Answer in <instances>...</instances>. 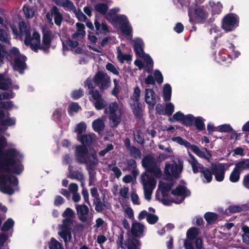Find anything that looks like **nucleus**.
<instances>
[{
    "instance_id": "nucleus-2",
    "label": "nucleus",
    "mask_w": 249,
    "mask_h": 249,
    "mask_svg": "<svg viewBox=\"0 0 249 249\" xmlns=\"http://www.w3.org/2000/svg\"><path fill=\"white\" fill-rule=\"evenodd\" d=\"M19 32L13 26H11L13 33L17 36L20 37L25 36L24 43L26 45H30L31 49L36 52H37L39 49H43L45 52H48L52 40V33L48 29L43 30V45H40V36L37 32H34L31 36V30L30 26L25 22L21 21L19 23Z\"/></svg>"
},
{
    "instance_id": "nucleus-55",
    "label": "nucleus",
    "mask_w": 249,
    "mask_h": 249,
    "mask_svg": "<svg viewBox=\"0 0 249 249\" xmlns=\"http://www.w3.org/2000/svg\"><path fill=\"white\" fill-rule=\"evenodd\" d=\"M184 115L180 111H178L174 114L173 118H170L169 120L170 122L173 123L175 121H182Z\"/></svg>"
},
{
    "instance_id": "nucleus-6",
    "label": "nucleus",
    "mask_w": 249,
    "mask_h": 249,
    "mask_svg": "<svg viewBox=\"0 0 249 249\" xmlns=\"http://www.w3.org/2000/svg\"><path fill=\"white\" fill-rule=\"evenodd\" d=\"M124 112V107L116 102L110 103L105 108V112L108 114L110 124L111 127L116 128L122 121L121 116Z\"/></svg>"
},
{
    "instance_id": "nucleus-45",
    "label": "nucleus",
    "mask_w": 249,
    "mask_h": 249,
    "mask_svg": "<svg viewBox=\"0 0 249 249\" xmlns=\"http://www.w3.org/2000/svg\"><path fill=\"white\" fill-rule=\"evenodd\" d=\"M141 95L140 89L137 87L134 89V92L132 96H131L129 103L132 102H139V99Z\"/></svg>"
},
{
    "instance_id": "nucleus-38",
    "label": "nucleus",
    "mask_w": 249,
    "mask_h": 249,
    "mask_svg": "<svg viewBox=\"0 0 249 249\" xmlns=\"http://www.w3.org/2000/svg\"><path fill=\"white\" fill-rule=\"evenodd\" d=\"M172 89L171 86L166 84L164 85L163 90V99L164 101H168L171 99Z\"/></svg>"
},
{
    "instance_id": "nucleus-5",
    "label": "nucleus",
    "mask_w": 249,
    "mask_h": 249,
    "mask_svg": "<svg viewBox=\"0 0 249 249\" xmlns=\"http://www.w3.org/2000/svg\"><path fill=\"white\" fill-rule=\"evenodd\" d=\"M4 57L13 65L15 70L18 71L21 74L23 73L25 68L26 57L20 54L17 48H13L9 53L6 52L4 48L0 49V59H3Z\"/></svg>"
},
{
    "instance_id": "nucleus-62",
    "label": "nucleus",
    "mask_w": 249,
    "mask_h": 249,
    "mask_svg": "<svg viewBox=\"0 0 249 249\" xmlns=\"http://www.w3.org/2000/svg\"><path fill=\"white\" fill-rule=\"evenodd\" d=\"M134 139L139 143L142 144L144 142L143 136L142 133L139 131H137L134 134Z\"/></svg>"
},
{
    "instance_id": "nucleus-10",
    "label": "nucleus",
    "mask_w": 249,
    "mask_h": 249,
    "mask_svg": "<svg viewBox=\"0 0 249 249\" xmlns=\"http://www.w3.org/2000/svg\"><path fill=\"white\" fill-rule=\"evenodd\" d=\"M238 19L236 15L231 14L225 16L222 21V28L227 32L233 30L238 26Z\"/></svg>"
},
{
    "instance_id": "nucleus-25",
    "label": "nucleus",
    "mask_w": 249,
    "mask_h": 249,
    "mask_svg": "<svg viewBox=\"0 0 249 249\" xmlns=\"http://www.w3.org/2000/svg\"><path fill=\"white\" fill-rule=\"evenodd\" d=\"M94 138L95 134L92 133L80 135L77 136V140L83 144V145L86 146L91 144Z\"/></svg>"
},
{
    "instance_id": "nucleus-52",
    "label": "nucleus",
    "mask_w": 249,
    "mask_h": 249,
    "mask_svg": "<svg viewBox=\"0 0 249 249\" xmlns=\"http://www.w3.org/2000/svg\"><path fill=\"white\" fill-rule=\"evenodd\" d=\"M68 177L70 178L75 179L79 181H82L84 178L83 174L77 171L72 173L70 172Z\"/></svg>"
},
{
    "instance_id": "nucleus-36",
    "label": "nucleus",
    "mask_w": 249,
    "mask_h": 249,
    "mask_svg": "<svg viewBox=\"0 0 249 249\" xmlns=\"http://www.w3.org/2000/svg\"><path fill=\"white\" fill-rule=\"evenodd\" d=\"M235 167L240 172L245 170H249V159H244L238 162Z\"/></svg>"
},
{
    "instance_id": "nucleus-51",
    "label": "nucleus",
    "mask_w": 249,
    "mask_h": 249,
    "mask_svg": "<svg viewBox=\"0 0 249 249\" xmlns=\"http://www.w3.org/2000/svg\"><path fill=\"white\" fill-rule=\"evenodd\" d=\"M204 218L208 223H211L217 218V215L215 213L208 212L205 214Z\"/></svg>"
},
{
    "instance_id": "nucleus-61",
    "label": "nucleus",
    "mask_w": 249,
    "mask_h": 249,
    "mask_svg": "<svg viewBox=\"0 0 249 249\" xmlns=\"http://www.w3.org/2000/svg\"><path fill=\"white\" fill-rule=\"evenodd\" d=\"M14 96L15 93L12 91L0 92V100L13 98Z\"/></svg>"
},
{
    "instance_id": "nucleus-31",
    "label": "nucleus",
    "mask_w": 249,
    "mask_h": 249,
    "mask_svg": "<svg viewBox=\"0 0 249 249\" xmlns=\"http://www.w3.org/2000/svg\"><path fill=\"white\" fill-rule=\"evenodd\" d=\"M172 186L173 184L171 183H165L160 181L159 184V189L161 192L162 196H165Z\"/></svg>"
},
{
    "instance_id": "nucleus-9",
    "label": "nucleus",
    "mask_w": 249,
    "mask_h": 249,
    "mask_svg": "<svg viewBox=\"0 0 249 249\" xmlns=\"http://www.w3.org/2000/svg\"><path fill=\"white\" fill-rule=\"evenodd\" d=\"M142 165L147 172L154 174L157 178L161 177L162 172L153 156L148 155L144 157L142 160Z\"/></svg>"
},
{
    "instance_id": "nucleus-53",
    "label": "nucleus",
    "mask_w": 249,
    "mask_h": 249,
    "mask_svg": "<svg viewBox=\"0 0 249 249\" xmlns=\"http://www.w3.org/2000/svg\"><path fill=\"white\" fill-rule=\"evenodd\" d=\"M49 249H62V246L58 241L52 238L49 243Z\"/></svg>"
},
{
    "instance_id": "nucleus-12",
    "label": "nucleus",
    "mask_w": 249,
    "mask_h": 249,
    "mask_svg": "<svg viewBox=\"0 0 249 249\" xmlns=\"http://www.w3.org/2000/svg\"><path fill=\"white\" fill-rule=\"evenodd\" d=\"M89 94L91 95L89 100L93 104L96 109L101 110L106 107V102L102 98V94L100 93L99 91L91 90L89 91Z\"/></svg>"
},
{
    "instance_id": "nucleus-35",
    "label": "nucleus",
    "mask_w": 249,
    "mask_h": 249,
    "mask_svg": "<svg viewBox=\"0 0 249 249\" xmlns=\"http://www.w3.org/2000/svg\"><path fill=\"white\" fill-rule=\"evenodd\" d=\"M94 24L97 34H105L108 32V28L106 24L104 23H101L99 21H95Z\"/></svg>"
},
{
    "instance_id": "nucleus-14",
    "label": "nucleus",
    "mask_w": 249,
    "mask_h": 249,
    "mask_svg": "<svg viewBox=\"0 0 249 249\" xmlns=\"http://www.w3.org/2000/svg\"><path fill=\"white\" fill-rule=\"evenodd\" d=\"M182 163L180 162L178 165L176 163L167 164L165 166L164 173L167 176L177 178L182 172Z\"/></svg>"
},
{
    "instance_id": "nucleus-15",
    "label": "nucleus",
    "mask_w": 249,
    "mask_h": 249,
    "mask_svg": "<svg viewBox=\"0 0 249 249\" xmlns=\"http://www.w3.org/2000/svg\"><path fill=\"white\" fill-rule=\"evenodd\" d=\"M75 209L78 219L82 222H86L90 218L89 215V209L86 205L76 204Z\"/></svg>"
},
{
    "instance_id": "nucleus-21",
    "label": "nucleus",
    "mask_w": 249,
    "mask_h": 249,
    "mask_svg": "<svg viewBox=\"0 0 249 249\" xmlns=\"http://www.w3.org/2000/svg\"><path fill=\"white\" fill-rule=\"evenodd\" d=\"M50 13L54 18L55 24L60 26L61 25L63 17L62 14L60 13L58 8L56 6H53L50 10Z\"/></svg>"
},
{
    "instance_id": "nucleus-54",
    "label": "nucleus",
    "mask_w": 249,
    "mask_h": 249,
    "mask_svg": "<svg viewBox=\"0 0 249 249\" xmlns=\"http://www.w3.org/2000/svg\"><path fill=\"white\" fill-rule=\"evenodd\" d=\"M197 129L202 130L205 128L203 118L200 117H195L194 122Z\"/></svg>"
},
{
    "instance_id": "nucleus-33",
    "label": "nucleus",
    "mask_w": 249,
    "mask_h": 249,
    "mask_svg": "<svg viewBox=\"0 0 249 249\" xmlns=\"http://www.w3.org/2000/svg\"><path fill=\"white\" fill-rule=\"evenodd\" d=\"M92 126L95 132H100L104 128L105 124L102 119L98 118L93 121Z\"/></svg>"
},
{
    "instance_id": "nucleus-1",
    "label": "nucleus",
    "mask_w": 249,
    "mask_h": 249,
    "mask_svg": "<svg viewBox=\"0 0 249 249\" xmlns=\"http://www.w3.org/2000/svg\"><path fill=\"white\" fill-rule=\"evenodd\" d=\"M6 117L0 118V124L2 126H10L15 124V119ZM0 128V132L6 130ZM6 144V139L0 136V191L5 194L12 195L15 190L13 187L18 184V178L10 173L20 174L23 170L21 163L23 156L17 149L10 148L5 153L3 149Z\"/></svg>"
},
{
    "instance_id": "nucleus-42",
    "label": "nucleus",
    "mask_w": 249,
    "mask_h": 249,
    "mask_svg": "<svg viewBox=\"0 0 249 249\" xmlns=\"http://www.w3.org/2000/svg\"><path fill=\"white\" fill-rule=\"evenodd\" d=\"M199 234V230L195 227L190 228L187 231V237L191 240L194 239Z\"/></svg>"
},
{
    "instance_id": "nucleus-3",
    "label": "nucleus",
    "mask_w": 249,
    "mask_h": 249,
    "mask_svg": "<svg viewBox=\"0 0 249 249\" xmlns=\"http://www.w3.org/2000/svg\"><path fill=\"white\" fill-rule=\"evenodd\" d=\"M64 219L62 223L58 225V234L65 243L70 242L71 239V229L75 217L74 211L70 208H67L62 213Z\"/></svg>"
},
{
    "instance_id": "nucleus-58",
    "label": "nucleus",
    "mask_w": 249,
    "mask_h": 249,
    "mask_svg": "<svg viewBox=\"0 0 249 249\" xmlns=\"http://www.w3.org/2000/svg\"><path fill=\"white\" fill-rule=\"evenodd\" d=\"M174 105L172 103H169L167 104L164 109V115L168 116L172 115L174 111Z\"/></svg>"
},
{
    "instance_id": "nucleus-39",
    "label": "nucleus",
    "mask_w": 249,
    "mask_h": 249,
    "mask_svg": "<svg viewBox=\"0 0 249 249\" xmlns=\"http://www.w3.org/2000/svg\"><path fill=\"white\" fill-rule=\"evenodd\" d=\"M80 109H81V107L79 105L76 103L72 102L69 105L68 111L71 116H72Z\"/></svg>"
},
{
    "instance_id": "nucleus-7",
    "label": "nucleus",
    "mask_w": 249,
    "mask_h": 249,
    "mask_svg": "<svg viewBox=\"0 0 249 249\" xmlns=\"http://www.w3.org/2000/svg\"><path fill=\"white\" fill-rule=\"evenodd\" d=\"M189 22L192 24H203L208 18L209 13L203 6L196 7L192 11L191 7L188 8Z\"/></svg>"
},
{
    "instance_id": "nucleus-13",
    "label": "nucleus",
    "mask_w": 249,
    "mask_h": 249,
    "mask_svg": "<svg viewBox=\"0 0 249 249\" xmlns=\"http://www.w3.org/2000/svg\"><path fill=\"white\" fill-rule=\"evenodd\" d=\"M94 83L99 86L100 89L105 90L111 85L110 78L106 73L98 72L94 76Z\"/></svg>"
},
{
    "instance_id": "nucleus-20",
    "label": "nucleus",
    "mask_w": 249,
    "mask_h": 249,
    "mask_svg": "<svg viewBox=\"0 0 249 249\" xmlns=\"http://www.w3.org/2000/svg\"><path fill=\"white\" fill-rule=\"evenodd\" d=\"M106 18L112 24H117L119 21L126 20V16L124 15L116 16L110 10L106 15Z\"/></svg>"
},
{
    "instance_id": "nucleus-24",
    "label": "nucleus",
    "mask_w": 249,
    "mask_h": 249,
    "mask_svg": "<svg viewBox=\"0 0 249 249\" xmlns=\"http://www.w3.org/2000/svg\"><path fill=\"white\" fill-rule=\"evenodd\" d=\"M13 106V102L11 101L0 102V118L9 117V113L6 114L2 109L10 110Z\"/></svg>"
},
{
    "instance_id": "nucleus-57",
    "label": "nucleus",
    "mask_w": 249,
    "mask_h": 249,
    "mask_svg": "<svg viewBox=\"0 0 249 249\" xmlns=\"http://www.w3.org/2000/svg\"><path fill=\"white\" fill-rule=\"evenodd\" d=\"M73 12H74V13L75 14V15H76V17L77 18L79 21H85L87 20V17L83 13L81 10L79 9L77 10L75 8Z\"/></svg>"
},
{
    "instance_id": "nucleus-44",
    "label": "nucleus",
    "mask_w": 249,
    "mask_h": 249,
    "mask_svg": "<svg viewBox=\"0 0 249 249\" xmlns=\"http://www.w3.org/2000/svg\"><path fill=\"white\" fill-rule=\"evenodd\" d=\"M122 208L125 216L130 219H134V213L132 209L128 205H123Z\"/></svg>"
},
{
    "instance_id": "nucleus-48",
    "label": "nucleus",
    "mask_w": 249,
    "mask_h": 249,
    "mask_svg": "<svg viewBox=\"0 0 249 249\" xmlns=\"http://www.w3.org/2000/svg\"><path fill=\"white\" fill-rule=\"evenodd\" d=\"M14 223L15 222L12 218H8L4 223L1 228V231H5L10 230L11 229L13 228Z\"/></svg>"
},
{
    "instance_id": "nucleus-17",
    "label": "nucleus",
    "mask_w": 249,
    "mask_h": 249,
    "mask_svg": "<svg viewBox=\"0 0 249 249\" xmlns=\"http://www.w3.org/2000/svg\"><path fill=\"white\" fill-rule=\"evenodd\" d=\"M145 226L138 222H133L131 227V233L135 237H142L144 235Z\"/></svg>"
},
{
    "instance_id": "nucleus-37",
    "label": "nucleus",
    "mask_w": 249,
    "mask_h": 249,
    "mask_svg": "<svg viewBox=\"0 0 249 249\" xmlns=\"http://www.w3.org/2000/svg\"><path fill=\"white\" fill-rule=\"evenodd\" d=\"M141 243L135 238H129L127 241L128 249H140Z\"/></svg>"
},
{
    "instance_id": "nucleus-34",
    "label": "nucleus",
    "mask_w": 249,
    "mask_h": 249,
    "mask_svg": "<svg viewBox=\"0 0 249 249\" xmlns=\"http://www.w3.org/2000/svg\"><path fill=\"white\" fill-rule=\"evenodd\" d=\"M135 115L138 117L142 116V105L140 102L129 103Z\"/></svg>"
},
{
    "instance_id": "nucleus-40",
    "label": "nucleus",
    "mask_w": 249,
    "mask_h": 249,
    "mask_svg": "<svg viewBox=\"0 0 249 249\" xmlns=\"http://www.w3.org/2000/svg\"><path fill=\"white\" fill-rule=\"evenodd\" d=\"M241 172L235 167L233 169L230 176V180L232 182H237L240 179Z\"/></svg>"
},
{
    "instance_id": "nucleus-60",
    "label": "nucleus",
    "mask_w": 249,
    "mask_h": 249,
    "mask_svg": "<svg viewBox=\"0 0 249 249\" xmlns=\"http://www.w3.org/2000/svg\"><path fill=\"white\" fill-rule=\"evenodd\" d=\"M106 68L107 70L112 73L113 74L118 75L119 72L116 67L112 64L108 63L106 65Z\"/></svg>"
},
{
    "instance_id": "nucleus-59",
    "label": "nucleus",
    "mask_w": 249,
    "mask_h": 249,
    "mask_svg": "<svg viewBox=\"0 0 249 249\" xmlns=\"http://www.w3.org/2000/svg\"><path fill=\"white\" fill-rule=\"evenodd\" d=\"M86 129V124L84 122H81L77 124L75 129V132L78 134H81L85 132Z\"/></svg>"
},
{
    "instance_id": "nucleus-28",
    "label": "nucleus",
    "mask_w": 249,
    "mask_h": 249,
    "mask_svg": "<svg viewBox=\"0 0 249 249\" xmlns=\"http://www.w3.org/2000/svg\"><path fill=\"white\" fill-rule=\"evenodd\" d=\"M117 24L121 25V31L125 35L129 36L131 34L132 29L131 26L129 24L127 18L126 20L119 21Z\"/></svg>"
},
{
    "instance_id": "nucleus-49",
    "label": "nucleus",
    "mask_w": 249,
    "mask_h": 249,
    "mask_svg": "<svg viewBox=\"0 0 249 249\" xmlns=\"http://www.w3.org/2000/svg\"><path fill=\"white\" fill-rule=\"evenodd\" d=\"M93 204L97 212H101L104 210V204L99 197L93 199Z\"/></svg>"
},
{
    "instance_id": "nucleus-50",
    "label": "nucleus",
    "mask_w": 249,
    "mask_h": 249,
    "mask_svg": "<svg viewBox=\"0 0 249 249\" xmlns=\"http://www.w3.org/2000/svg\"><path fill=\"white\" fill-rule=\"evenodd\" d=\"M195 117L191 114L184 116L181 122L184 124L187 125H191L194 122Z\"/></svg>"
},
{
    "instance_id": "nucleus-23",
    "label": "nucleus",
    "mask_w": 249,
    "mask_h": 249,
    "mask_svg": "<svg viewBox=\"0 0 249 249\" xmlns=\"http://www.w3.org/2000/svg\"><path fill=\"white\" fill-rule=\"evenodd\" d=\"M53 2L66 10L73 11L76 8L73 3L69 0H53Z\"/></svg>"
},
{
    "instance_id": "nucleus-22",
    "label": "nucleus",
    "mask_w": 249,
    "mask_h": 249,
    "mask_svg": "<svg viewBox=\"0 0 249 249\" xmlns=\"http://www.w3.org/2000/svg\"><path fill=\"white\" fill-rule=\"evenodd\" d=\"M189 155L190 158L187 159V161L191 165L193 172L195 174L199 172L203 166L199 163L195 157L190 152Z\"/></svg>"
},
{
    "instance_id": "nucleus-29",
    "label": "nucleus",
    "mask_w": 249,
    "mask_h": 249,
    "mask_svg": "<svg viewBox=\"0 0 249 249\" xmlns=\"http://www.w3.org/2000/svg\"><path fill=\"white\" fill-rule=\"evenodd\" d=\"M144 44L142 40L140 38L136 39L134 41V50L136 53L140 57L142 56L144 54L143 51Z\"/></svg>"
},
{
    "instance_id": "nucleus-63",
    "label": "nucleus",
    "mask_w": 249,
    "mask_h": 249,
    "mask_svg": "<svg viewBox=\"0 0 249 249\" xmlns=\"http://www.w3.org/2000/svg\"><path fill=\"white\" fill-rule=\"evenodd\" d=\"M119 194L124 198H128L129 188L125 186L119 189Z\"/></svg>"
},
{
    "instance_id": "nucleus-41",
    "label": "nucleus",
    "mask_w": 249,
    "mask_h": 249,
    "mask_svg": "<svg viewBox=\"0 0 249 249\" xmlns=\"http://www.w3.org/2000/svg\"><path fill=\"white\" fill-rule=\"evenodd\" d=\"M172 140L173 142H177L178 144L184 145L187 148H191V146H192L193 144H191L190 142H187L186 140L183 139L181 137H173L172 138Z\"/></svg>"
},
{
    "instance_id": "nucleus-18",
    "label": "nucleus",
    "mask_w": 249,
    "mask_h": 249,
    "mask_svg": "<svg viewBox=\"0 0 249 249\" xmlns=\"http://www.w3.org/2000/svg\"><path fill=\"white\" fill-rule=\"evenodd\" d=\"M145 102L151 107H153L157 103L156 95L152 89H146L145 90Z\"/></svg>"
},
{
    "instance_id": "nucleus-11",
    "label": "nucleus",
    "mask_w": 249,
    "mask_h": 249,
    "mask_svg": "<svg viewBox=\"0 0 249 249\" xmlns=\"http://www.w3.org/2000/svg\"><path fill=\"white\" fill-rule=\"evenodd\" d=\"M172 194L175 196H177L178 198L176 199L172 198L171 201L179 204L182 202L186 197L190 196V192L185 186L178 185L172 191Z\"/></svg>"
},
{
    "instance_id": "nucleus-16",
    "label": "nucleus",
    "mask_w": 249,
    "mask_h": 249,
    "mask_svg": "<svg viewBox=\"0 0 249 249\" xmlns=\"http://www.w3.org/2000/svg\"><path fill=\"white\" fill-rule=\"evenodd\" d=\"M212 171L216 181L220 182L223 180L225 173V168L223 164L213 165Z\"/></svg>"
},
{
    "instance_id": "nucleus-19",
    "label": "nucleus",
    "mask_w": 249,
    "mask_h": 249,
    "mask_svg": "<svg viewBox=\"0 0 249 249\" xmlns=\"http://www.w3.org/2000/svg\"><path fill=\"white\" fill-rule=\"evenodd\" d=\"M198 157L209 160L212 156L210 151L205 148V151L201 150L197 146L192 145L190 148Z\"/></svg>"
},
{
    "instance_id": "nucleus-8",
    "label": "nucleus",
    "mask_w": 249,
    "mask_h": 249,
    "mask_svg": "<svg viewBox=\"0 0 249 249\" xmlns=\"http://www.w3.org/2000/svg\"><path fill=\"white\" fill-rule=\"evenodd\" d=\"M140 181L143 186L145 198L150 200L153 191L156 186V180L151 176L144 173L141 176Z\"/></svg>"
},
{
    "instance_id": "nucleus-26",
    "label": "nucleus",
    "mask_w": 249,
    "mask_h": 249,
    "mask_svg": "<svg viewBox=\"0 0 249 249\" xmlns=\"http://www.w3.org/2000/svg\"><path fill=\"white\" fill-rule=\"evenodd\" d=\"M77 31L72 35V37L76 39H81L86 35L85 31V25L81 23H77L76 24Z\"/></svg>"
},
{
    "instance_id": "nucleus-47",
    "label": "nucleus",
    "mask_w": 249,
    "mask_h": 249,
    "mask_svg": "<svg viewBox=\"0 0 249 249\" xmlns=\"http://www.w3.org/2000/svg\"><path fill=\"white\" fill-rule=\"evenodd\" d=\"M24 15L27 18H31L35 16V11L28 6L24 5L23 7Z\"/></svg>"
},
{
    "instance_id": "nucleus-56",
    "label": "nucleus",
    "mask_w": 249,
    "mask_h": 249,
    "mask_svg": "<svg viewBox=\"0 0 249 249\" xmlns=\"http://www.w3.org/2000/svg\"><path fill=\"white\" fill-rule=\"evenodd\" d=\"M212 8V12L214 14H219L222 8V5L221 3L218 2L216 3L213 2L212 4L211 5Z\"/></svg>"
},
{
    "instance_id": "nucleus-27",
    "label": "nucleus",
    "mask_w": 249,
    "mask_h": 249,
    "mask_svg": "<svg viewBox=\"0 0 249 249\" xmlns=\"http://www.w3.org/2000/svg\"><path fill=\"white\" fill-rule=\"evenodd\" d=\"M199 172L201 173V177L204 182L209 183L212 181L213 174L209 169L203 166Z\"/></svg>"
},
{
    "instance_id": "nucleus-46",
    "label": "nucleus",
    "mask_w": 249,
    "mask_h": 249,
    "mask_svg": "<svg viewBox=\"0 0 249 249\" xmlns=\"http://www.w3.org/2000/svg\"><path fill=\"white\" fill-rule=\"evenodd\" d=\"M94 8L96 11L103 15L105 14L108 10V6L105 3H98L95 5Z\"/></svg>"
},
{
    "instance_id": "nucleus-64",
    "label": "nucleus",
    "mask_w": 249,
    "mask_h": 249,
    "mask_svg": "<svg viewBox=\"0 0 249 249\" xmlns=\"http://www.w3.org/2000/svg\"><path fill=\"white\" fill-rule=\"evenodd\" d=\"M158 217L153 214L149 213L147 217V221L150 224H154L157 222L158 220Z\"/></svg>"
},
{
    "instance_id": "nucleus-30",
    "label": "nucleus",
    "mask_w": 249,
    "mask_h": 249,
    "mask_svg": "<svg viewBox=\"0 0 249 249\" xmlns=\"http://www.w3.org/2000/svg\"><path fill=\"white\" fill-rule=\"evenodd\" d=\"M12 84V80L8 77H5L4 75L0 73V89L6 90Z\"/></svg>"
},
{
    "instance_id": "nucleus-43",
    "label": "nucleus",
    "mask_w": 249,
    "mask_h": 249,
    "mask_svg": "<svg viewBox=\"0 0 249 249\" xmlns=\"http://www.w3.org/2000/svg\"><path fill=\"white\" fill-rule=\"evenodd\" d=\"M7 30L5 29L0 28V41L5 43H10Z\"/></svg>"
},
{
    "instance_id": "nucleus-32",
    "label": "nucleus",
    "mask_w": 249,
    "mask_h": 249,
    "mask_svg": "<svg viewBox=\"0 0 249 249\" xmlns=\"http://www.w3.org/2000/svg\"><path fill=\"white\" fill-rule=\"evenodd\" d=\"M141 57H143V59L144 64L145 66L144 70L148 72H150L153 67V62L152 58L149 55L145 53Z\"/></svg>"
},
{
    "instance_id": "nucleus-4",
    "label": "nucleus",
    "mask_w": 249,
    "mask_h": 249,
    "mask_svg": "<svg viewBox=\"0 0 249 249\" xmlns=\"http://www.w3.org/2000/svg\"><path fill=\"white\" fill-rule=\"evenodd\" d=\"M75 155L78 162L85 164L87 170H92L98 164L99 160L95 151L89 153L87 147L84 145H77L75 147Z\"/></svg>"
}]
</instances>
